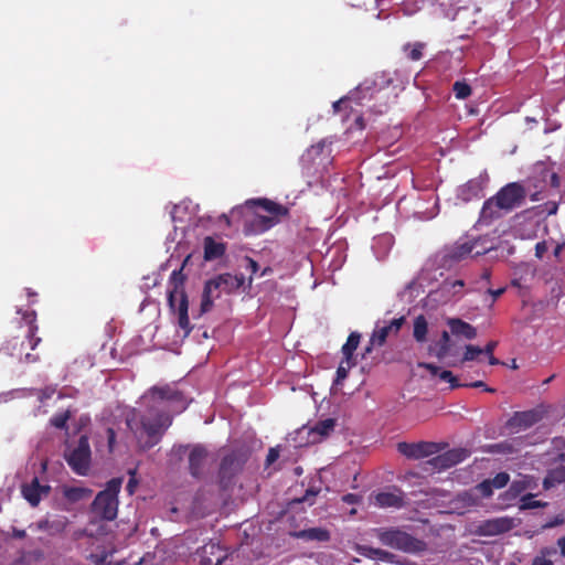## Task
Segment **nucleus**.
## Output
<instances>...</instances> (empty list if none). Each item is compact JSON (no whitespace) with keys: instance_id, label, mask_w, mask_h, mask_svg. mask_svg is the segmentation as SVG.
<instances>
[{"instance_id":"1","label":"nucleus","mask_w":565,"mask_h":565,"mask_svg":"<svg viewBox=\"0 0 565 565\" xmlns=\"http://www.w3.org/2000/svg\"><path fill=\"white\" fill-rule=\"evenodd\" d=\"M18 313L21 315V321L25 323L26 329L21 333L7 339L0 348V353L9 358H15L23 363H36L40 361V356L38 354H32L30 352L23 354L26 348L25 340H28V344L31 350H35L42 341V339L36 335L39 331L36 312L34 310L22 311L19 309Z\"/></svg>"},{"instance_id":"2","label":"nucleus","mask_w":565,"mask_h":565,"mask_svg":"<svg viewBox=\"0 0 565 565\" xmlns=\"http://www.w3.org/2000/svg\"><path fill=\"white\" fill-rule=\"evenodd\" d=\"M122 484V478H113L106 483V488L99 491L90 504V524L99 521H114L118 514V494Z\"/></svg>"},{"instance_id":"3","label":"nucleus","mask_w":565,"mask_h":565,"mask_svg":"<svg viewBox=\"0 0 565 565\" xmlns=\"http://www.w3.org/2000/svg\"><path fill=\"white\" fill-rule=\"evenodd\" d=\"M374 533L382 545L406 554H419L427 550L424 540L413 536L401 527H379L374 529Z\"/></svg>"},{"instance_id":"4","label":"nucleus","mask_w":565,"mask_h":565,"mask_svg":"<svg viewBox=\"0 0 565 565\" xmlns=\"http://www.w3.org/2000/svg\"><path fill=\"white\" fill-rule=\"evenodd\" d=\"M245 277L243 275H232L230 273L220 274L207 280L204 285L201 311L207 312L212 306L214 298H218L221 292L232 294L243 287Z\"/></svg>"},{"instance_id":"5","label":"nucleus","mask_w":565,"mask_h":565,"mask_svg":"<svg viewBox=\"0 0 565 565\" xmlns=\"http://www.w3.org/2000/svg\"><path fill=\"white\" fill-rule=\"evenodd\" d=\"M185 276L183 275V268L175 269L170 276V282L173 285V289L169 291L168 301L173 311L178 312V324L184 330L188 335L192 327L190 326V319L188 315L189 301L188 296L183 289Z\"/></svg>"},{"instance_id":"6","label":"nucleus","mask_w":565,"mask_h":565,"mask_svg":"<svg viewBox=\"0 0 565 565\" xmlns=\"http://www.w3.org/2000/svg\"><path fill=\"white\" fill-rule=\"evenodd\" d=\"M253 204L260 206L268 215L256 214L248 223L250 233H264L275 226L281 217L288 215V209L279 203L268 199H258L252 201Z\"/></svg>"},{"instance_id":"7","label":"nucleus","mask_w":565,"mask_h":565,"mask_svg":"<svg viewBox=\"0 0 565 565\" xmlns=\"http://www.w3.org/2000/svg\"><path fill=\"white\" fill-rule=\"evenodd\" d=\"M139 423L148 436V440L141 445V448L147 450L159 441L163 431L172 424V418L169 414L161 412L157 413L153 418L141 416Z\"/></svg>"},{"instance_id":"8","label":"nucleus","mask_w":565,"mask_h":565,"mask_svg":"<svg viewBox=\"0 0 565 565\" xmlns=\"http://www.w3.org/2000/svg\"><path fill=\"white\" fill-rule=\"evenodd\" d=\"M90 446L88 437L82 435L77 445L65 454V460L71 469L78 476H86L90 467Z\"/></svg>"},{"instance_id":"9","label":"nucleus","mask_w":565,"mask_h":565,"mask_svg":"<svg viewBox=\"0 0 565 565\" xmlns=\"http://www.w3.org/2000/svg\"><path fill=\"white\" fill-rule=\"evenodd\" d=\"M245 462L246 456L241 451H232L222 458L218 469L221 489L227 490L233 484L234 478L242 471Z\"/></svg>"},{"instance_id":"10","label":"nucleus","mask_w":565,"mask_h":565,"mask_svg":"<svg viewBox=\"0 0 565 565\" xmlns=\"http://www.w3.org/2000/svg\"><path fill=\"white\" fill-rule=\"evenodd\" d=\"M444 445L434 441H418V443H406L402 441L397 444V450L401 455L407 459L419 460L427 458L440 452L444 449Z\"/></svg>"},{"instance_id":"11","label":"nucleus","mask_w":565,"mask_h":565,"mask_svg":"<svg viewBox=\"0 0 565 565\" xmlns=\"http://www.w3.org/2000/svg\"><path fill=\"white\" fill-rule=\"evenodd\" d=\"M181 448L189 450L188 463L190 475L195 479L203 478L210 462L207 448L201 444L181 446Z\"/></svg>"},{"instance_id":"12","label":"nucleus","mask_w":565,"mask_h":565,"mask_svg":"<svg viewBox=\"0 0 565 565\" xmlns=\"http://www.w3.org/2000/svg\"><path fill=\"white\" fill-rule=\"evenodd\" d=\"M479 243L480 239H472L467 242H456L454 245L445 247L441 254L443 267L450 268L468 258L472 255Z\"/></svg>"},{"instance_id":"13","label":"nucleus","mask_w":565,"mask_h":565,"mask_svg":"<svg viewBox=\"0 0 565 565\" xmlns=\"http://www.w3.org/2000/svg\"><path fill=\"white\" fill-rule=\"evenodd\" d=\"M493 196L499 202V207H503L504 211L509 212L523 203L526 192L520 183L511 182L501 188Z\"/></svg>"},{"instance_id":"14","label":"nucleus","mask_w":565,"mask_h":565,"mask_svg":"<svg viewBox=\"0 0 565 565\" xmlns=\"http://www.w3.org/2000/svg\"><path fill=\"white\" fill-rule=\"evenodd\" d=\"M542 419V415L536 409L524 412H515L505 423V427L511 433L525 430L537 424Z\"/></svg>"},{"instance_id":"15","label":"nucleus","mask_w":565,"mask_h":565,"mask_svg":"<svg viewBox=\"0 0 565 565\" xmlns=\"http://www.w3.org/2000/svg\"><path fill=\"white\" fill-rule=\"evenodd\" d=\"M437 456L426 461L427 466H430L433 470H446L457 463L463 461L467 457V452L463 449H450L443 454H436Z\"/></svg>"},{"instance_id":"16","label":"nucleus","mask_w":565,"mask_h":565,"mask_svg":"<svg viewBox=\"0 0 565 565\" xmlns=\"http://www.w3.org/2000/svg\"><path fill=\"white\" fill-rule=\"evenodd\" d=\"M488 181V175H479L470 179L465 184L459 186L457 196L462 202H470L475 199H480L483 194Z\"/></svg>"},{"instance_id":"17","label":"nucleus","mask_w":565,"mask_h":565,"mask_svg":"<svg viewBox=\"0 0 565 565\" xmlns=\"http://www.w3.org/2000/svg\"><path fill=\"white\" fill-rule=\"evenodd\" d=\"M405 323V317L393 319L388 324L383 327H376L370 339V347L366 348V352H371V347H382L385 344L386 339L391 333L398 334L401 328Z\"/></svg>"},{"instance_id":"18","label":"nucleus","mask_w":565,"mask_h":565,"mask_svg":"<svg viewBox=\"0 0 565 565\" xmlns=\"http://www.w3.org/2000/svg\"><path fill=\"white\" fill-rule=\"evenodd\" d=\"M372 503L381 509H402L406 505L405 494L402 490L381 491L371 497Z\"/></svg>"},{"instance_id":"19","label":"nucleus","mask_w":565,"mask_h":565,"mask_svg":"<svg viewBox=\"0 0 565 565\" xmlns=\"http://www.w3.org/2000/svg\"><path fill=\"white\" fill-rule=\"evenodd\" d=\"M51 491V487L47 484H41L39 479L35 477L30 483H24L21 487V493L23 498L32 505L38 507L42 495H47Z\"/></svg>"},{"instance_id":"20","label":"nucleus","mask_w":565,"mask_h":565,"mask_svg":"<svg viewBox=\"0 0 565 565\" xmlns=\"http://www.w3.org/2000/svg\"><path fill=\"white\" fill-rule=\"evenodd\" d=\"M354 551L369 559L381 561L390 564H399L396 559V555L383 548L372 547L369 545L356 544Z\"/></svg>"},{"instance_id":"21","label":"nucleus","mask_w":565,"mask_h":565,"mask_svg":"<svg viewBox=\"0 0 565 565\" xmlns=\"http://www.w3.org/2000/svg\"><path fill=\"white\" fill-rule=\"evenodd\" d=\"M225 558L218 545L205 544L200 551V565H221Z\"/></svg>"},{"instance_id":"22","label":"nucleus","mask_w":565,"mask_h":565,"mask_svg":"<svg viewBox=\"0 0 565 565\" xmlns=\"http://www.w3.org/2000/svg\"><path fill=\"white\" fill-rule=\"evenodd\" d=\"M512 529V520L508 518H498L487 520L480 525L481 533L484 535H499Z\"/></svg>"},{"instance_id":"23","label":"nucleus","mask_w":565,"mask_h":565,"mask_svg":"<svg viewBox=\"0 0 565 565\" xmlns=\"http://www.w3.org/2000/svg\"><path fill=\"white\" fill-rule=\"evenodd\" d=\"M149 393L160 401H170V402H180L181 408H185L184 406V396L182 392L175 390L170 385L164 386H153L149 390Z\"/></svg>"},{"instance_id":"24","label":"nucleus","mask_w":565,"mask_h":565,"mask_svg":"<svg viewBox=\"0 0 565 565\" xmlns=\"http://www.w3.org/2000/svg\"><path fill=\"white\" fill-rule=\"evenodd\" d=\"M290 536L303 541L328 542L330 532L323 527H310L300 531L290 532Z\"/></svg>"},{"instance_id":"25","label":"nucleus","mask_w":565,"mask_h":565,"mask_svg":"<svg viewBox=\"0 0 565 565\" xmlns=\"http://www.w3.org/2000/svg\"><path fill=\"white\" fill-rule=\"evenodd\" d=\"M447 324L454 335L463 337L467 340H472L477 337L476 328L459 318L449 319Z\"/></svg>"},{"instance_id":"26","label":"nucleus","mask_w":565,"mask_h":565,"mask_svg":"<svg viewBox=\"0 0 565 565\" xmlns=\"http://www.w3.org/2000/svg\"><path fill=\"white\" fill-rule=\"evenodd\" d=\"M501 210H503V207H499V202L494 196H491L490 199L486 200L482 205L480 212V221L483 223H490L493 220L501 217Z\"/></svg>"},{"instance_id":"27","label":"nucleus","mask_w":565,"mask_h":565,"mask_svg":"<svg viewBox=\"0 0 565 565\" xmlns=\"http://www.w3.org/2000/svg\"><path fill=\"white\" fill-rule=\"evenodd\" d=\"M205 260L221 258L226 250L225 244L216 242L213 237L206 236L203 242Z\"/></svg>"},{"instance_id":"28","label":"nucleus","mask_w":565,"mask_h":565,"mask_svg":"<svg viewBox=\"0 0 565 565\" xmlns=\"http://www.w3.org/2000/svg\"><path fill=\"white\" fill-rule=\"evenodd\" d=\"M451 349L450 335L447 331H443L440 339L435 343L434 347L429 348V351L435 354L438 360L445 359Z\"/></svg>"},{"instance_id":"29","label":"nucleus","mask_w":565,"mask_h":565,"mask_svg":"<svg viewBox=\"0 0 565 565\" xmlns=\"http://www.w3.org/2000/svg\"><path fill=\"white\" fill-rule=\"evenodd\" d=\"M334 427H335V419H333V418H326V419L319 420L310 429V434L311 435H318L319 436V438H315L313 437L312 440L313 441H319L322 438L328 437L334 430Z\"/></svg>"},{"instance_id":"30","label":"nucleus","mask_w":565,"mask_h":565,"mask_svg":"<svg viewBox=\"0 0 565 565\" xmlns=\"http://www.w3.org/2000/svg\"><path fill=\"white\" fill-rule=\"evenodd\" d=\"M563 482H565V466H557L547 471L543 487L547 490Z\"/></svg>"},{"instance_id":"31","label":"nucleus","mask_w":565,"mask_h":565,"mask_svg":"<svg viewBox=\"0 0 565 565\" xmlns=\"http://www.w3.org/2000/svg\"><path fill=\"white\" fill-rule=\"evenodd\" d=\"M62 492L63 497L70 502H78L81 500L89 498L93 493V491L88 488L68 486H64Z\"/></svg>"},{"instance_id":"32","label":"nucleus","mask_w":565,"mask_h":565,"mask_svg":"<svg viewBox=\"0 0 565 565\" xmlns=\"http://www.w3.org/2000/svg\"><path fill=\"white\" fill-rule=\"evenodd\" d=\"M427 333L428 322L425 316L419 315L414 319L413 337L417 342L423 343L427 340Z\"/></svg>"},{"instance_id":"33","label":"nucleus","mask_w":565,"mask_h":565,"mask_svg":"<svg viewBox=\"0 0 565 565\" xmlns=\"http://www.w3.org/2000/svg\"><path fill=\"white\" fill-rule=\"evenodd\" d=\"M361 335L358 332H351L347 339V342L342 347V353L349 363V366L352 365L351 360L353 359L354 351L359 347Z\"/></svg>"},{"instance_id":"34","label":"nucleus","mask_w":565,"mask_h":565,"mask_svg":"<svg viewBox=\"0 0 565 565\" xmlns=\"http://www.w3.org/2000/svg\"><path fill=\"white\" fill-rule=\"evenodd\" d=\"M554 554H556L555 547H544L541 550L540 554L534 557L532 565H553L550 556Z\"/></svg>"},{"instance_id":"35","label":"nucleus","mask_w":565,"mask_h":565,"mask_svg":"<svg viewBox=\"0 0 565 565\" xmlns=\"http://www.w3.org/2000/svg\"><path fill=\"white\" fill-rule=\"evenodd\" d=\"M452 90H454L456 98H458V99H466L472 93L470 85L468 83H466L465 81L455 82L452 85Z\"/></svg>"},{"instance_id":"36","label":"nucleus","mask_w":565,"mask_h":565,"mask_svg":"<svg viewBox=\"0 0 565 565\" xmlns=\"http://www.w3.org/2000/svg\"><path fill=\"white\" fill-rule=\"evenodd\" d=\"M425 47L424 43L416 42L415 44H406L404 46V51L407 54V57L412 61H419L423 57V50Z\"/></svg>"},{"instance_id":"37","label":"nucleus","mask_w":565,"mask_h":565,"mask_svg":"<svg viewBox=\"0 0 565 565\" xmlns=\"http://www.w3.org/2000/svg\"><path fill=\"white\" fill-rule=\"evenodd\" d=\"M545 505L546 503L535 500V495L532 493H527L521 498L520 508L522 510L536 509Z\"/></svg>"},{"instance_id":"38","label":"nucleus","mask_w":565,"mask_h":565,"mask_svg":"<svg viewBox=\"0 0 565 565\" xmlns=\"http://www.w3.org/2000/svg\"><path fill=\"white\" fill-rule=\"evenodd\" d=\"M68 419H70L68 411L57 413L51 418V425L54 426L55 428L63 429L66 427Z\"/></svg>"},{"instance_id":"39","label":"nucleus","mask_w":565,"mask_h":565,"mask_svg":"<svg viewBox=\"0 0 565 565\" xmlns=\"http://www.w3.org/2000/svg\"><path fill=\"white\" fill-rule=\"evenodd\" d=\"M489 481L493 489H502L509 483L510 476L507 472H499L492 479H489Z\"/></svg>"},{"instance_id":"40","label":"nucleus","mask_w":565,"mask_h":565,"mask_svg":"<svg viewBox=\"0 0 565 565\" xmlns=\"http://www.w3.org/2000/svg\"><path fill=\"white\" fill-rule=\"evenodd\" d=\"M439 377L440 380L448 382L450 384V388L452 390L463 386V384L459 383L458 379L452 374L451 371H440Z\"/></svg>"},{"instance_id":"41","label":"nucleus","mask_w":565,"mask_h":565,"mask_svg":"<svg viewBox=\"0 0 565 565\" xmlns=\"http://www.w3.org/2000/svg\"><path fill=\"white\" fill-rule=\"evenodd\" d=\"M481 353H483L482 349H480L479 347L472 345V344H468V345L466 347V351H465V354H463L462 361H463V362H466V361H472V360H475L478 355H480Z\"/></svg>"},{"instance_id":"42","label":"nucleus","mask_w":565,"mask_h":565,"mask_svg":"<svg viewBox=\"0 0 565 565\" xmlns=\"http://www.w3.org/2000/svg\"><path fill=\"white\" fill-rule=\"evenodd\" d=\"M476 489L478 490V492L483 497V498H489L492 495L493 493V487L491 484V482L489 481V479H486L483 480L482 482H480Z\"/></svg>"},{"instance_id":"43","label":"nucleus","mask_w":565,"mask_h":565,"mask_svg":"<svg viewBox=\"0 0 565 565\" xmlns=\"http://www.w3.org/2000/svg\"><path fill=\"white\" fill-rule=\"evenodd\" d=\"M548 250V245L546 241H541L535 245V257L539 259H543L544 255Z\"/></svg>"},{"instance_id":"44","label":"nucleus","mask_w":565,"mask_h":565,"mask_svg":"<svg viewBox=\"0 0 565 565\" xmlns=\"http://www.w3.org/2000/svg\"><path fill=\"white\" fill-rule=\"evenodd\" d=\"M478 239H480V243L478 244V246L475 248L471 257H478V256H481V255H484L487 254L489 250L492 249V247L490 246H484L483 244V239L481 237H479Z\"/></svg>"},{"instance_id":"45","label":"nucleus","mask_w":565,"mask_h":565,"mask_svg":"<svg viewBox=\"0 0 565 565\" xmlns=\"http://www.w3.org/2000/svg\"><path fill=\"white\" fill-rule=\"evenodd\" d=\"M350 367L351 366H349V365H348V367L343 366L342 363L339 365V367L337 369V379H335L337 383H340L348 377Z\"/></svg>"},{"instance_id":"46","label":"nucleus","mask_w":565,"mask_h":565,"mask_svg":"<svg viewBox=\"0 0 565 565\" xmlns=\"http://www.w3.org/2000/svg\"><path fill=\"white\" fill-rule=\"evenodd\" d=\"M418 367L429 371L431 375H439V373H440L439 366H437L433 363L419 362Z\"/></svg>"},{"instance_id":"47","label":"nucleus","mask_w":565,"mask_h":565,"mask_svg":"<svg viewBox=\"0 0 565 565\" xmlns=\"http://www.w3.org/2000/svg\"><path fill=\"white\" fill-rule=\"evenodd\" d=\"M342 500L348 504H358L361 501V497L355 493H348L342 497Z\"/></svg>"},{"instance_id":"48","label":"nucleus","mask_w":565,"mask_h":565,"mask_svg":"<svg viewBox=\"0 0 565 565\" xmlns=\"http://www.w3.org/2000/svg\"><path fill=\"white\" fill-rule=\"evenodd\" d=\"M246 269L250 271L252 275L256 274L259 269V265L256 260L250 257H246Z\"/></svg>"},{"instance_id":"49","label":"nucleus","mask_w":565,"mask_h":565,"mask_svg":"<svg viewBox=\"0 0 565 565\" xmlns=\"http://www.w3.org/2000/svg\"><path fill=\"white\" fill-rule=\"evenodd\" d=\"M279 458V451L276 448H270L267 457H266V463L267 466L274 463Z\"/></svg>"},{"instance_id":"50","label":"nucleus","mask_w":565,"mask_h":565,"mask_svg":"<svg viewBox=\"0 0 565 565\" xmlns=\"http://www.w3.org/2000/svg\"><path fill=\"white\" fill-rule=\"evenodd\" d=\"M524 490V487L521 482H512L510 488H509V492L512 493L513 497H516L519 495L522 491Z\"/></svg>"},{"instance_id":"51","label":"nucleus","mask_w":565,"mask_h":565,"mask_svg":"<svg viewBox=\"0 0 565 565\" xmlns=\"http://www.w3.org/2000/svg\"><path fill=\"white\" fill-rule=\"evenodd\" d=\"M487 292L492 297V301H495L500 296H502L505 292V288H499V289H491L488 288Z\"/></svg>"},{"instance_id":"52","label":"nucleus","mask_w":565,"mask_h":565,"mask_svg":"<svg viewBox=\"0 0 565 565\" xmlns=\"http://www.w3.org/2000/svg\"><path fill=\"white\" fill-rule=\"evenodd\" d=\"M107 440L109 449L113 450L116 440V433L113 428L107 429Z\"/></svg>"},{"instance_id":"53","label":"nucleus","mask_w":565,"mask_h":565,"mask_svg":"<svg viewBox=\"0 0 565 565\" xmlns=\"http://www.w3.org/2000/svg\"><path fill=\"white\" fill-rule=\"evenodd\" d=\"M497 345H498L497 341H490L487 343V345L484 347V349L482 351L487 355H491V354H493V351L497 348Z\"/></svg>"},{"instance_id":"54","label":"nucleus","mask_w":565,"mask_h":565,"mask_svg":"<svg viewBox=\"0 0 565 565\" xmlns=\"http://www.w3.org/2000/svg\"><path fill=\"white\" fill-rule=\"evenodd\" d=\"M463 386L468 387H483L486 392H494L493 388L487 387L486 384L482 381H476L470 384H463Z\"/></svg>"},{"instance_id":"55","label":"nucleus","mask_w":565,"mask_h":565,"mask_svg":"<svg viewBox=\"0 0 565 565\" xmlns=\"http://www.w3.org/2000/svg\"><path fill=\"white\" fill-rule=\"evenodd\" d=\"M550 183L553 188H558L561 184V180L557 173L553 172L551 174Z\"/></svg>"},{"instance_id":"56","label":"nucleus","mask_w":565,"mask_h":565,"mask_svg":"<svg viewBox=\"0 0 565 565\" xmlns=\"http://www.w3.org/2000/svg\"><path fill=\"white\" fill-rule=\"evenodd\" d=\"M557 546L559 548L561 555L565 557V535L557 540Z\"/></svg>"},{"instance_id":"57","label":"nucleus","mask_w":565,"mask_h":565,"mask_svg":"<svg viewBox=\"0 0 565 565\" xmlns=\"http://www.w3.org/2000/svg\"><path fill=\"white\" fill-rule=\"evenodd\" d=\"M136 486H137V481H136L134 478H131V479L128 481V483H127V491H128L130 494H132V493L135 492V488H136Z\"/></svg>"},{"instance_id":"58","label":"nucleus","mask_w":565,"mask_h":565,"mask_svg":"<svg viewBox=\"0 0 565 565\" xmlns=\"http://www.w3.org/2000/svg\"><path fill=\"white\" fill-rule=\"evenodd\" d=\"M316 494H317V492L308 490L306 492V494L303 495V498L300 500V502H309L310 504H312V501L310 500V497H315Z\"/></svg>"},{"instance_id":"59","label":"nucleus","mask_w":565,"mask_h":565,"mask_svg":"<svg viewBox=\"0 0 565 565\" xmlns=\"http://www.w3.org/2000/svg\"><path fill=\"white\" fill-rule=\"evenodd\" d=\"M26 536V532L24 530H13V537L15 539H24Z\"/></svg>"},{"instance_id":"60","label":"nucleus","mask_w":565,"mask_h":565,"mask_svg":"<svg viewBox=\"0 0 565 565\" xmlns=\"http://www.w3.org/2000/svg\"><path fill=\"white\" fill-rule=\"evenodd\" d=\"M563 247H564V244H557V245L555 246V248H554V250H553V255H554V257H555V258H557V259L559 258L561 253H562V250H563Z\"/></svg>"},{"instance_id":"61","label":"nucleus","mask_w":565,"mask_h":565,"mask_svg":"<svg viewBox=\"0 0 565 565\" xmlns=\"http://www.w3.org/2000/svg\"><path fill=\"white\" fill-rule=\"evenodd\" d=\"M563 523V519H559V518H555V520L548 522L545 527H554L556 525H559Z\"/></svg>"},{"instance_id":"62","label":"nucleus","mask_w":565,"mask_h":565,"mask_svg":"<svg viewBox=\"0 0 565 565\" xmlns=\"http://www.w3.org/2000/svg\"><path fill=\"white\" fill-rule=\"evenodd\" d=\"M451 288H462L465 286V282L463 280L461 279H457V280H454L452 282H449Z\"/></svg>"},{"instance_id":"63","label":"nucleus","mask_w":565,"mask_h":565,"mask_svg":"<svg viewBox=\"0 0 565 565\" xmlns=\"http://www.w3.org/2000/svg\"><path fill=\"white\" fill-rule=\"evenodd\" d=\"M481 278L483 280H487V281H490V278H491V271L489 269H484L482 275H481Z\"/></svg>"},{"instance_id":"64","label":"nucleus","mask_w":565,"mask_h":565,"mask_svg":"<svg viewBox=\"0 0 565 565\" xmlns=\"http://www.w3.org/2000/svg\"><path fill=\"white\" fill-rule=\"evenodd\" d=\"M489 363H490L491 365H497V364H499L500 362H499V360H498L493 354H491V355H489Z\"/></svg>"}]
</instances>
